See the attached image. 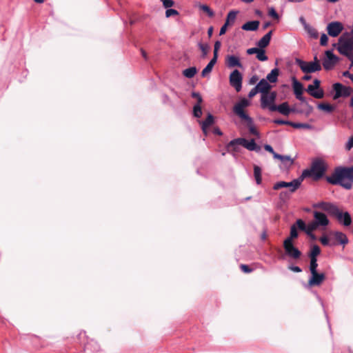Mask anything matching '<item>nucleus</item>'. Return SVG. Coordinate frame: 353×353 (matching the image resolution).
Listing matches in <instances>:
<instances>
[{
  "instance_id": "34",
  "label": "nucleus",
  "mask_w": 353,
  "mask_h": 353,
  "mask_svg": "<svg viewBox=\"0 0 353 353\" xmlns=\"http://www.w3.org/2000/svg\"><path fill=\"white\" fill-rule=\"evenodd\" d=\"M318 108L327 112H331L334 110V107L328 103H319Z\"/></svg>"
},
{
  "instance_id": "5",
  "label": "nucleus",
  "mask_w": 353,
  "mask_h": 353,
  "mask_svg": "<svg viewBox=\"0 0 353 353\" xmlns=\"http://www.w3.org/2000/svg\"><path fill=\"white\" fill-rule=\"evenodd\" d=\"M296 63L299 66L303 72L305 74L312 73L321 70V66L317 58L314 61L307 62L299 59H296Z\"/></svg>"
},
{
  "instance_id": "55",
  "label": "nucleus",
  "mask_w": 353,
  "mask_h": 353,
  "mask_svg": "<svg viewBox=\"0 0 353 353\" xmlns=\"http://www.w3.org/2000/svg\"><path fill=\"white\" fill-rule=\"evenodd\" d=\"M320 241L323 245H329V239L327 236H323L320 238Z\"/></svg>"
},
{
  "instance_id": "50",
  "label": "nucleus",
  "mask_w": 353,
  "mask_h": 353,
  "mask_svg": "<svg viewBox=\"0 0 353 353\" xmlns=\"http://www.w3.org/2000/svg\"><path fill=\"white\" fill-rule=\"evenodd\" d=\"M274 123L279 124V125H289L291 126H292V122H291V121H283V120H281V119H275L274 121Z\"/></svg>"
},
{
  "instance_id": "13",
  "label": "nucleus",
  "mask_w": 353,
  "mask_h": 353,
  "mask_svg": "<svg viewBox=\"0 0 353 353\" xmlns=\"http://www.w3.org/2000/svg\"><path fill=\"white\" fill-rule=\"evenodd\" d=\"M325 56L326 57L323 61V65L325 70H329L337 63L339 59L331 50H327L325 52Z\"/></svg>"
},
{
  "instance_id": "64",
  "label": "nucleus",
  "mask_w": 353,
  "mask_h": 353,
  "mask_svg": "<svg viewBox=\"0 0 353 353\" xmlns=\"http://www.w3.org/2000/svg\"><path fill=\"white\" fill-rule=\"evenodd\" d=\"M212 32H213V28L212 27H210L208 30V34L210 37H211L212 34Z\"/></svg>"
},
{
  "instance_id": "58",
  "label": "nucleus",
  "mask_w": 353,
  "mask_h": 353,
  "mask_svg": "<svg viewBox=\"0 0 353 353\" xmlns=\"http://www.w3.org/2000/svg\"><path fill=\"white\" fill-rule=\"evenodd\" d=\"M241 269L246 273H249L251 272V269L246 265H241Z\"/></svg>"
},
{
  "instance_id": "12",
  "label": "nucleus",
  "mask_w": 353,
  "mask_h": 353,
  "mask_svg": "<svg viewBox=\"0 0 353 353\" xmlns=\"http://www.w3.org/2000/svg\"><path fill=\"white\" fill-rule=\"evenodd\" d=\"M333 88L335 91V94L334 95V99H337L341 97H348L350 95L352 92V89L350 88L343 86L339 83H334Z\"/></svg>"
},
{
  "instance_id": "40",
  "label": "nucleus",
  "mask_w": 353,
  "mask_h": 353,
  "mask_svg": "<svg viewBox=\"0 0 353 353\" xmlns=\"http://www.w3.org/2000/svg\"><path fill=\"white\" fill-rule=\"evenodd\" d=\"M256 58L261 61H265L268 60V57L265 54L263 49H260L256 54Z\"/></svg>"
},
{
  "instance_id": "11",
  "label": "nucleus",
  "mask_w": 353,
  "mask_h": 353,
  "mask_svg": "<svg viewBox=\"0 0 353 353\" xmlns=\"http://www.w3.org/2000/svg\"><path fill=\"white\" fill-rule=\"evenodd\" d=\"M320 81L315 79L313 85H309L307 91L314 98L321 99L324 96V92L322 90L319 89Z\"/></svg>"
},
{
  "instance_id": "8",
  "label": "nucleus",
  "mask_w": 353,
  "mask_h": 353,
  "mask_svg": "<svg viewBox=\"0 0 353 353\" xmlns=\"http://www.w3.org/2000/svg\"><path fill=\"white\" fill-rule=\"evenodd\" d=\"M303 181V178L301 177L299 179H294L290 182H285L280 181L274 184V189L279 190L282 188H290V192H294L301 185Z\"/></svg>"
},
{
  "instance_id": "27",
  "label": "nucleus",
  "mask_w": 353,
  "mask_h": 353,
  "mask_svg": "<svg viewBox=\"0 0 353 353\" xmlns=\"http://www.w3.org/2000/svg\"><path fill=\"white\" fill-rule=\"evenodd\" d=\"M213 116L209 114L207 118L201 123L202 130L205 134H207V129L213 123Z\"/></svg>"
},
{
  "instance_id": "22",
  "label": "nucleus",
  "mask_w": 353,
  "mask_h": 353,
  "mask_svg": "<svg viewBox=\"0 0 353 353\" xmlns=\"http://www.w3.org/2000/svg\"><path fill=\"white\" fill-rule=\"evenodd\" d=\"M256 86L262 94L269 93L268 92L271 89V85L265 79H261Z\"/></svg>"
},
{
  "instance_id": "51",
  "label": "nucleus",
  "mask_w": 353,
  "mask_h": 353,
  "mask_svg": "<svg viewBox=\"0 0 353 353\" xmlns=\"http://www.w3.org/2000/svg\"><path fill=\"white\" fill-rule=\"evenodd\" d=\"M328 37L325 34H322L321 36L320 43L321 46H325L327 43Z\"/></svg>"
},
{
  "instance_id": "56",
  "label": "nucleus",
  "mask_w": 353,
  "mask_h": 353,
  "mask_svg": "<svg viewBox=\"0 0 353 353\" xmlns=\"http://www.w3.org/2000/svg\"><path fill=\"white\" fill-rule=\"evenodd\" d=\"M264 148L266 151L272 153L273 154V157H274V154H276V153L274 151V150L271 145L266 144L264 145Z\"/></svg>"
},
{
  "instance_id": "61",
  "label": "nucleus",
  "mask_w": 353,
  "mask_h": 353,
  "mask_svg": "<svg viewBox=\"0 0 353 353\" xmlns=\"http://www.w3.org/2000/svg\"><path fill=\"white\" fill-rule=\"evenodd\" d=\"M221 43L220 41H217L215 42L214 43V50H218L220 49L221 48Z\"/></svg>"
},
{
  "instance_id": "46",
  "label": "nucleus",
  "mask_w": 353,
  "mask_h": 353,
  "mask_svg": "<svg viewBox=\"0 0 353 353\" xmlns=\"http://www.w3.org/2000/svg\"><path fill=\"white\" fill-rule=\"evenodd\" d=\"M247 122H248V125L249 127L250 132L254 135H259L258 132L256 131V130L255 129L254 126L252 124V121H251V123H249L248 121H247Z\"/></svg>"
},
{
  "instance_id": "17",
  "label": "nucleus",
  "mask_w": 353,
  "mask_h": 353,
  "mask_svg": "<svg viewBox=\"0 0 353 353\" xmlns=\"http://www.w3.org/2000/svg\"><path fill=\"white\" fill-rule=\"evenodd\" d=\"M312 276L308 281L307 285L311 286H318L321 285V283L325 279V274L323 273H318L317 272H311Z\"/></svg>"
},
{
  "instance_id": "31",
  "label": "nucleus",
  "mask_w": 353,
  "mask_h": 353,
  "mask_svg": "<svg viewBox=\"0 0 353 353\" xmlns=\"http://www.w3.org/2000/svg\"><path fill=\"white\" fill-rule=\"evenodd\" d=\"M197 70L195 67H190L183 71V75L187 78H192L196 73Z\"/></svg>"
},
{
  "instance_id": "32",
  "label": "nucleus",
  "mask_w": 353,
  "mask_h": 353,
  "mask_svg": "<svg viewBox=\"0 0 353 353\" xmlns=\"http://www.w3.org/2000/svg\"><path fill=\"white\" fill-rule=\"evenodd\" d=\"M236 14H237L236 11L232 10V11L229 12V13L228 14L227 18H226L225 23H228L229 26L232 25L236 19Z\"/></svg>"
},
{
  "instance_id": "21",
  "label": "nucleus",
  "mask_w": 353,
  "mask_h": 353,
  "mask_svg": "<svg viewBox=\"0 0 353 353\" xmlns=\"http://www.w3.org/2000/svg\"><path fill=\"white\" fill-rule=\"evenodd\" d=\"M225 63L227 66L230 68L234 67H242V64L241 63L239 57L234 55H228L225 59Z\"/></svg>"
},
{
  "instance_id": "35",
  "label": "nucleus",
  "mask_w": 353,
  "mask_h": 353,
  "mask_svg": "<svg viewBox=\"0 0 353 353\" xmlns=\"http://www.w3.org/2000/svg\"><path fill=\"white\" fill-rule=\"evenodd\" d=\"M319 227V226L318 225V224L316 223L315 221L308 223L307 225V229H306L307 234H310L311 232H312L313 231L316 230Z\"/></svg>"
},
{
  "instance_id": "44",
  "label": "nucleus",
  "mask_w": 353,
  "mask_h": 353,
  "mask_svg": "<svg viewBox=\"0 0 353 353\" xmlns=\"http://www.w3.org/2000/svg\"><path fill=\"white\" fill-rule=\"evenodd\" d=\"M268 14L270 17H272L274 19L279 20V16L274 8H270L269 9Z\"/></svg>"
},
{
  "instance_id": "57",
  "label": "nucleus",
  "mask_w": 353,
  "mask_h": 353,
  "mask_svg": "<svg viewBox=\"0 0 353 353\" xmlns=\"http://www.w3.org/2000/svg\"><path fill=\"white\" fill-rule=\"evenodd\" d=\"M228 26H229L228 23H224V25L221 28L220 32H219L220 35L224 34L226 32Z\"/></svg>"
},
{
  "instance_id": "37",
  "label": "nucleus",
  "mask_w": 353,
  "mask_h": 353,
  "mask_svg": "<svg viewBox=\"0 0 353 353\" xmlns=\"http://www.w3.org/2000/svg\"><path fill=\"white\" fill-rule=\"evenodd\" d=\"M193 114L195 117L199 118L202 115L201 104H196L193 108Z\"/></svg>"
},
{
  "instance_id": "4",
  "label": "nucleus",
  "mask_w": 353,
  "mask_h": 353,
  "mask_svg": "<svg viewBox=\"0 0 353 353\" xmlns=\"http://www.w3.org/2000/svg\"><path fill=\"white\" fill-rule=\"evenodd\" d=\"M239 145H242L250 151H255L258 150V147L256 146L254 139L247 141L243 138H238L232 140L227 145L228 151L232 150L233 152H238Z\"/></svg>"
},
{
  "instance_id": "3",
  "label": "nucleus",
  "mask_w": 353,
  "mask_h": 353,
  "mask_svg": "<svg viewBox=\"0 0 353 353\" xmlns=\"http://www.w3.org/2000/svg\"><path fill=\"white\" fill-rule=\"evenodd\" d=\"M326 169L327 165L324 161L316 159L312 163L310 169L303 170L301 177L312 176L314 180H318L323 176Z\"/></svg>"
},
{
  "instance_id": "20",
  "label": "nucleus",
  "mask_w": 353,
  "mask_h": 353,
  "mask_svg": "<svg viewBox=\"0 0 353 353\" xmlns=\"http://www.w3.org/2000/svg\"><path fill=\"white\" fill-rule=\"evenodd\" d=\"M270 111H279L281 114H283V115H289L290 113L292 111V110H291L290 108H289V105L288 104V103L286 102H284L281 104H280L279 105H270Z\"/></svg>"
},
{
  "instance_id": "54",
  "label": "nucleus",
  "mask_w": 353,
  "mask_h": 353,
  "mask_svg": "<svg viewBox=\"0 0 353 353\" xmlns=\"http://www.w3.org/2000/svg\"><path fill=\"white\" fill-rule=\"evenodd\" d=\"M259 50H260L259 48H249L247 50V53L248 54H257Z\"/></svg>"
},
{
  "instance_id": "36",
  "label": "nucleus",
  "mask_w": 353,
  "mask_h": 353,
  "mask_svg": "<svg viewBox=\"0 0 353 353\" xmlns=\"http://www.w3.org/2000/svg\"><path fill=\"white\" fill-rule=\"evenodd\" d=\"M320 248L317 245H312L310 253V258H316V256L320 254Z\"/></svg>"
},
{
  "instance_id": "48",
  "label": "nucleus",
  "mask_w": 353,
  "mask_h": 353,
  "mask_svg": "<svg viewBox=\"0 0 353 353\" xmlns=\"http://www.w3.org/2000/svg\"><path fill=\"white\" fill-rule=\"evenodd\" d=\"M165 8H171L174 6V2L172 0H161Z\"/></svg>"
},
{
  "instance_id": "14",
  "label": "nucleus",
  "mask_w": 353,
  "mask_h": 353,
  "mask_svg": "<svg viewBox=\"0 0 353 353\" xmlns=\"http://www.w3.org/2000/svg\"><path fill=\"white\" fill-rule=\"evenodd\" d=\"M276 94L275 92L263 94L261 99V105L262 108H268L270 109V105H275L274 103L276 99Z\"/></svg>"
},
{
  "instance_id": "62",
  "label": "nucleus",
  "mask_w": 353,
  "mask_h": 353,
  "mask_svg": "<svg viewBox=\"0 0 353 353\" xmlns=\"http://www.w3.org/2000/svg\"><path fill=\"white\" fill-rule=\"evenodd\" d=\"M299 21H300V22L302 23V25L303 26L304 28H305V26H309V24H307V23H306V21H305V20L304 19V18H303V17H300Z\"/></svg>"
},
{
  "instance_id": "9",
  "label": "nucleus",
  "mask_w": 353,
  "mask_h": 353,
  "mask_svg": "<svg viewBox=\"0 0 353 353\" xmlns=\"http://www.w3.org/2000/svg\"><path fill=\"white\" fill-rule=\"evenodd\" d=\"M283 246L285 250L286 254L293 258V259H298L300 255L301 252L299 250L296 248L291 241V238H287L284 242H283Z\"/></svg>"
},
{
  "instance_id": "42",
  "label": "nucleus",
  "mask_w": 353,
  "mask_h": 353,
  "mask_svg": "<svg viewBox=\"0 0 353 353\" xmlns=\"http://www.w3.org/2000/svg\"><path fill=\"white\" fill-rule=\"evenodd\" d=\"M199 46L201 50L202 51L203 57H205L209 51L210 46L208 44L203 43H199Z\"/></svg>"
},
{
  "instance_id": "52",
  "label": "nucleus",
  "mask_w": 353,
  "mask_h": 353,
  "mask_svg": "<svg viewBox=\"0 0 353 353\" xmlns=\"http://www.w3.org/2000/svg\"><path fill=\"white\" fill-rule=\"evenodd\" d=\"M192 97L197 99V104H201L203 101L201 96L197 92H192Z\"/></svg>"
},
{
  "instance_id": "53",
  "label": "nucleus",
  "mask_w": 353,
  "mask_h": 353,
  "mask_svg": "<svg viewBox=\"0 0 353 353\" xmlns=\"http://www.w3.org/2000/svg\"><path fill=\"white\" fill-rule=\"evenodd\" d=\"M258 92H259V89L256 88V86H255L254 88H252L249 94H248V97L250 98H252L253 97H254Z\"/></svg>"
},
{
  "instance_id": "60",
  "label": "nucleus",
  "mask_w": 353,
  "mask_h": 353,
  "mask_svg": "<svg viewBox=\"0 0 353 353\" xmlns=\"http://www.w3.org/2000/svg\"><path fill=\"white\" fill-rule=\"evenodd\" d=\"M289 268L294 272H301V269L298 266H290V267H289Z\"/></svg>"
},
{
  "instance_id": "28",
  "label": "nucleus",
  "mask_w": 353,
  "mask_h": 353,
  "mask_svg": "<svg viewBox=\"0 0 353 353\" xmlns=\"http://www.w3.org/2000/svg\"><path fill=\"white\" fill-rule=\"evenodd\" d=\"M279 70L278 68H274L267 75L266 80L270 83H275L277 81Z\"/></svg>"
},
{
  "instance_id": "38",
  "label": "nucleus",
  "mask_w": 353,
  "mask_h": 353,
  "mask_svg": "<svg viewBox=\"0 0 353 353\" xmlns=\"http://www.w3.org/2000/svg\"><path fill=\"white\" fill-rule=\"evenodd\" d=\"M318 264L316 258H310V272H317Z\"/></svg>"
},
{
  "instance_id": "59",
  "label": "nucleus",
  "mask_w": 353,
  "mask_h": 353,
  "mask_svg": "<svg viewBox=\"0 0 353 353\" xmlns=\"http://www.w3.org/2000/svg\"><path fill=\"white\" fill-rule=\"evenodd\" d=\"M343 76L350 78L353 81V74H350L348 71L343 72Z\"/></svg>"
},
{
  "instance_id": "2",
  "label": "nucleus",
  "mask_w": 353,
  "mask_h": 353,
  "mask_svg": "<svg viewBox=\"0 0 353 353\" xmlns=\"http://www.w3.org/2000/svg\"><path fill=\"white\" fill-rule=\"evenodd\" d=\"M334 46L341 54L346 56L351 61V68L353 65V36L349 33L343 34L339 38L338 43Z\"/></svg>"
},
{
  "instance_id": "47",
  "label": "nucleus",
  "mask_w": 353,
  "mask_h": 353,
  "mask_svg": "<svg viewBox=\"0 0 353 353\" xmlns=\"http://www.w3.org/2000/svg\"><path fill=\"white\" fill-rule=\"evenodd\" d=\"M178 14H179L178 11L174 10V9H168L165 11V16H166V17H170L171 16L178 15Z\"/></svg>"
},
{
  "instance_id": "6",
  "label": "nucleus",
  "mask_w": 353,
  "mask_h": 353,
  "mask_svg": "<svg viewBox=\"0 0 353 353\" xmlns=\"http://www.w3.org/2000/svg\"><path fill=\"white\" fill-rule=\"evenodd\" d=\"M250 105V101L248 99H243L234 106V112L241 119L251 123L252 119L245 113L243 109Z\"/></svg>"
},
{
  "instance_id": "49",
  "label": "nucleus",
  "mask_w": 353,
  "mask_h": 353,
  "mask_svg": "<svg viewBox=\"0 0 353 353\" xmlns=\"http://www.w3.org/2000/svg\"><path fill=\"white\" fill-rule=\"evenodd\" d=\"M353 148V137H351L345 144L346 150L349 151Z\"/></svg>"
},
{
  "instance_id": "45",
  "label": "nucleus",
  "mask_w": 353,
  "mask_h": 353,
  "mask_svg": "<svg viewBox=\"0 0 353 353\" xmlns=\"http://www.w3.org/2000/svg\"><path fill=\"white\" fill-rule=\"evenodd\" d=\"M296 225L300 230L306 232L307 225H305L303 221H302L301 219H298L296 221Z\"/></svg>"
},
{
  "instance_id": "39",
  "label": "nucleus",
  "mask_w": 353,
  "mask_h": 353,
  "mask_svg": "<svg viewBox=\"0 0 353 353\" xmlns=\"http://www.w3.org/2000/svg\"><path fill=\"white\" fill-rule=\"evenodd\" d=\"M292 126L294 128H305V129H311L312 126L307 123H292Z\"/></svg>"
},
{
  "instance_id": "41",
  "label": "nucleus",
  "mask_w": 353,
  "mask_h": 353,
  "mask_svg": "<svg viewBox=\"0 0 353 353\" xmlns=\"http://www.w3.org/2000/svg\"><path fill=\"white\" fill-rule=\"evenodd\" d=\"M212 68H213V66L212 65H210V64H208L206 65V67L202 70L201 72V76L203 77H208L210 73L212 72Z\"/></svg>"
},
{
  "instance_id": "15",
  "label": "nucleus",
  "mask_w": 353,
  "mask_h": 353,
  "mask_svg": "<svg viewBox=\"0 0 353 353\" xmlns=\"http://www.w3.org/2000/svg\"><path fill=\"white\" fill-rule=\"evenodd\" d=\"M343 26L341 23L339 21H334L328 23L327 26V31L330 36L336 37L339 35L342 32Z\"/></svg>"
},
{
  "instance_id": "19",
  "label": "nucleus",
  "mask_w": 353,
  "mask_h": 353,
  "mask_svg": "<svg viewBox=\"0 0 353 353\" xmlns=\"http://www.w3.org/2000/svg\"><path fill=\"white\" fill-rule=\"evenodd\" d=\"M313 214L314 221L319 227H325L329 224V219H327V216L325 214L318 211H314Z\"/></svg>"
},
{
  "instance_id": "10",
  "label": "nucleus",
  "mask_w": 353,
  "mask_h": 353,
  "mask_svg": "<svg viewBox=\"0 0 353 353\" xmlns=\"http://www.w3.org/2000/svg\"><path fill=\"white\" fill-rule=\"evenodd\" d=\"M314 208L321 209L327 212L329 214L332 215L338 213V207L331 203L327 202H318L313 205Z\"/></svg>"
},
{
  "instance_id": "63",
  "label": "nucleus",
  "mask_w": 353,
  "mask_h": 353,
  "mask_svg": "<svg viewBox=\"0 0 353 353\" xmlns=\"http://www.w3.org/2000/svg\"><path fill=\"white\" fill-rule=\"evenodd\" d=\"M216 61H217V58L213 57V58L210 60V61L208 63L210 64V65H212L214 67V65L216 63Z\"/></svg>"
},
{
  "instance_id": "16",
  "label": "nucleus",
  "mask_w": 353,
  "mask_h": 353,
  "mask_svg": "<svg viewBox=\"0 0 353 353\" xmlns=\"http://www.w3.org/2000/svg\"><path fill=\"white\" fill-rule=\"evenodd\" d=\"M292 88L296 98L301 102H305V98L302 96L303 92V85L295 78L292 77Z\"/></svg>"
},
{
  "instance_id": "26",
  "label": "nucleus",
  "mask_w": 353,
  "mask_h": 353,
  "mask_svg": "<svg viewBox=\"0 0 353 353\" xmlns=\"http://www.w3.org/2000/svg\"><path fill=\"white\" fill-rule=\"evenodd\" d=\"M335 239L341 245H345L348 243V239L346 235L341 232H335L333 233Z\"/></svg>"
},
{
  "instance_id": "25",
  "label": "nucleus",
  "mask_w": 353,
  "mask_h": 353,
  "mask_svg": "<svg viewBox=\"0 0 353 353\" xmlns=\"http://www.w3.org/2000/svg\"><path fill=\"white\" fill-rule=\"evenodd\" d=\"M259 21H251L244 23L241 28L246 31H254L259 28Z\"/></svg>"
},
{
  "instance_id": "23",
  "label": "nucleus",
  "mask_w": 353,
  "mask_h": 353,
  "mask_svg": "<svg viewBox=\"0 0 353 353\" xmlns=\"http://www.w3.org/2000/svg\"><path fill=\"white\" fill-rule=\"evenodd\" d=\"M272 31L268 32L257 42V46L260 49H263L269 45L272 37Z\"/></svg>"
},
{
  "instance_id": "33",
  "label": "nucleus",
  "mask_w": 353,
  "mask_h": 353,
  "mask_svg": "<svg viewBox=\"0 0 353 353\" xmlns=\"http://www.w3.org/2000/svg\"><path fill=\"white\" fill-rule=\"evenodd\" d=\"M304 29L312 38L316 39L318 37L319 34L316 30L311 26H305Z\"/></svg>"
},
{
  "instance_id": "7",
  "label": "nucleus",
  "mask_w": 353,
  "mask_h": 353,
  "mask_svg": "<svg viewBox=\"0 0 353 353\" xmlns=\"http://www.w3.org/2000/svg\"><path fill=\"white\" fill-rule=\"evenodd\" d=\"M242 80L243 77L238 70H234L230 74V84L234 88L236 92H239L241 90Z\"/></svg>"
},
{
  "instance_id": "43",
  "label": "nucleus",
  "mask_w": 353,
  "mask_h": 353,
  "mask_svg": "<svg viewBox=\"0 0 353 353\" xmlns=\"http://www.w3.org/2000/svg\"><path fill=\"white\" fill-rule=\"evenodd\" d=\"M298 236V232L296 230V228L295 225H292L290 228V236L289 238H291V241L292 242V239H295Z\"/></svg>"
},
{
  "instance_id": "24",
  "label": "nucleus",
  "mask_w": 353,
  "mask_h": 353,
  "mask_svg": "<svg viewBox=\"0 0 353 353\" xmlns=\"http://www.w3.org/2000/svg\"><path fill=\"white\" fill-rule=\"evenodd\" d=\"M274 159H279L286 168L290 167L294 163V160L290 156H283L279 154H274Z\"/></svg>"
},
{
  "instance_id": "30",
  "label": "nucleus",
  "mask_w": 353,
  "mask_h": 353,
  "mask_svg": "<svg viewBox=\"0 0 353 353\" xmlns=\"http://www.w3.org/2000/svg\"><path fill=\"white\" fill-rule=\"evenodd\" d=\"M254 176L256 180V182L258 185L261 184L262 178H261V169L258 165L254 166Z\"/></svg>"
},
{
  "instance_id": "1",
  "label": "nucleus",
  "mask_w": 353,
  "mask_h": 353,
  "mask_svg": "<svg viewBox=\"0 0 353 353\" xmlns=\"http://www.w3.org/2000/svg\"><path fill=\"white\" fill-rule=\"evenodd\" d=\"M326 181L332 185H340L347 190L352 188L353 182V168L337 167Z\"/></svg>"
},
{
  "instance_id": "29",
  "label": "nucleus",
  "mask_w": 353,
  "mask_h": 353,
  "mask_svg": "<svg viewBox=\"0 0 353 353\" xmlns=\"http://www.w3.org/2000/svg\"><path fill=\"white\" fill-rule=\"evenodd\" d=\"M197 7L199 8L200 10L206 13L210 17H212L214 15V12H213V10L205 4L199 3L197 5Z\"/></svg>"
},
{
  "instance_id": "18",
  "label": "nucleus",
  "mask_w": 353,
  "mask_h": 353,
  "mask_svg": "<svg viewBox=\"0 0 353 353\" xmlns=\"http://www.w3.org/2000/svg\"><path fill=\"white\" fill-rule=\"evenodd\" d=\"M333 216H335L338 221L342 223L345 226H349L352 223L350 214L347 212H342L339 208L338 213L334 214Z\"/></svg>"
}]
</instances>
